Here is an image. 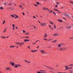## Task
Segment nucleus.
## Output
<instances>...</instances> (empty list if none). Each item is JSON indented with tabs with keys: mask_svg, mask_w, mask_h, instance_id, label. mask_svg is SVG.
<instances>
[{
	"mask_svg": "<svg viewBox=\"0 0 73 73\" xmlns=\"http://www.w3.org/2000/svg\"><path fill=\"white\" fill-rule=\"evenodd\" d=\"M33 17L34 19H36V17H35V16H33Z\"/></svg>",
	"mask_w": 73,
	"mask_h": 73,
	"instance_id": "obj_44",
	"label": "nucleus"
},
{
	"mask_svg": "<svg viewBox=\"0 0 73 73\" xmlns=\"http://www.w3.org/2000/svg\"><path fill=\"white\" fill-rule=\"evenodd\" d=\"M36 3H37V4H40V3H38V2H36Z\"/></svg>",
	"mask_w": 73,
	"mask_h": 73,
	"instance_id": "obj_53",
	"label": "nucleus"
},
{
	"mask_svg": "<svg viewBox=\"0 0 73 73\" xmlns=\"http://www.w3.org/2000/svg\"><path fill=\"white\" fill-rule=\"evenodd\" d=\"M16 44L17 45H20V43L19 42H17L16 43Z\"/></svg>",
	"mask_w": 73,
	"mask_h": 73,
	"instance_id": "obj_13",
	"label": "nucleus"
},
{
	"mask_svg": "<svg viewBox=\"0 0 73 73\" xmlns=\"http://www.w3.org/2000/svg\"><path fill=\"white\" fill-rule=\"evenodd\" d=\"M53 13L54 15H56V14L55 13L53 12Z\"/></svg>",
	"mask_w": 73,
	"mask_h": 73,
	"instance_id": "obj_40",
	"label": "nucleus"
},
{
	"mask_svg": "<svg viewBox=\"0 0 73 73\" xmlns=\"http://www.w3.org/2000/svg\"><path fill=\"white\" fill-rule=\"evenodd\" d=\"M52 42H54V41H52Z\"/></svg>",
	"mask_w": 73,
	"mask_h": 73,
	"instance_id": "obj_64",
	"label": "nucleus"
},
{
	"mask_svg": "<svg viewBox=\"0 0 73 73\" xmlns=\"http://www.w3.org/2000/svg\"><path fill=\"white\" fill-rule=\"evenodd\" d=\"M57 41V40H54V42H56Z\"/></svg>",
	"mask_w": 73,
	"mask_h": 73,
	"instance_id": "obj_42",
	"label": "nucleus"
},
{
	"mask_svg": "<svg viewBox=\"0 0 73 73\" xmlns=\"http://www.w3.org/2000/svg\"><path fill=\"white\" fill-rule=\"evenodd\" d=\"M41 72H45V70H41Z\"/></svg>",
	"mask_w": 73,
	"mask_h": 73,
	"instance_id": "obj_54",
	"label": "nucleus"
},
{
	"mask_svg": "<svg viewBox=\"0 0 73 73\" xmlns=\"http://www.w3.org/2000/svg\"><path fill=\"white\" fill-rule=\"evenodd\" d=\"M63 50H66V48H63Z\"/></svg>",
	"mask_w": 73,
	"mask_h": 73,
	"instance_id": "obj_33",
	"label": "nucleus"
},
{
	"mask_svg": "<svg viewBox=\"0 0 73 73\" xmlns=\"http://www.w3.org/2000/svg\"><path fill=\"white\" fill-rule=\"evenodd\" d=\"M46 67L47 68H48V69H50V70H53L54 69V68L52 67H48V66H46Z\"/></svg>",
	"mask_w": 73,
	"mask_h": 73,
	"instance_id": "obj_2",
	"label": "nucleus"
},
{
	"mask_svg": "<svg viewBox=\"0 0 73 73\" xmlns=\"http://www.w3.org/2000/svg\"><path fill=\"white\" fill-rule=\"evenodd\" d=\"M48 36V35H47V34L46 33H45V36H44V38H46Z\"/></svg>",
	"mask_w": 73,
	"mask_h": 73,
	"instance_id": "obj_7",
	"label": "nucleus"
},
{
	"mask_svg": "<svg viewBox=\"0 0 73 73\" xmlns=\"http://www.w3.org/2000/svg\"><path fill=\"white\" fill-rule=\"evenodd\" d=\"M63 15H64V16H66L67 14H65L64 13H63Z\"/></svg>",
	"mask_w": 73,
	"mask_h": 73,
	"instance_id": "obj_22",
	"label": "nucleus"
},
{
	"mask_svg": "<svg viewBox=\"0 0 73 73\" xmlns=\"http://www.w3.org/2000/svg\"><path fill=\"white\" fill-rule=\"evenodd\" d=\"M23 14L24 16H25V14H24V13H23Z\"/></svg>",
	"mask_w": 73,
	"mask_h": 73,
	"instance_id": "obj_59",
	"label": "nucleus"
},
{
	"mask_svg": "<svg viewBox=\"0 0 73 73\" xmlns=\"http://www.w3.org/2000/svg\"><path fill=\"white\" fill-rule=\"evenodd\" d=\"M66 72H64V73H62V72H58V73H66Z\"/></svg>",
	"mask_w": 73,
	"mask_h": 73,
	"instance_id": "obj_60",
	"label": "nucleus"
},
{
	"mask_svg": "<svg viewBox=\"0 0 73 73\" xmlns=\"http://www.w3.org/2000/svg\"><path fill=\"white\" fill-rule=\"evenodd\" d=\"M56 4H57V5H60L61 4L59 2H56Z\"/></svg>",
	"mask_w": 73,
	"mask_h": 73,
	"instance_id": "obj_12",
	"label": "nucleus"
},
{
	"mask_svg": "<svg viewBox=\"0 0 73 73\" xmlns=\"http://www.w3.org/2000/svg\"><path fill=\"white\" fill-rule=\"evenodd\" d=\"M15 46H13L11 45L10 46V48H14V47H15Z\"/></svg>",
	"mask_w": 73,
	"mask_h": 73,
	"instance_id": "obj_19",
	"label": "nucleus"
},
{
	"mask_svg": "<svg viewBox=\"0 0 73 73\" xmlns=\"http://www.w3.org/2000/svg\"><path fill=\"white\" fill-rule=\"evenodd\" d=\"M68 66H73V64H71L70 65H68Z\"/></svg>",
	"mask_w": 73,
	"mask_h": 73,
	"instance_id": "obj_25",
	"label": "nucleus"
},
{
	"mask_svg": "<svg viewBox=\"0 0 73 73\" xmlns=\"http://www.w3.org/2000/svg\"><path fill=\"white\" fill-rule=\"evenodd\" d=\"M50 11H51L49 12V13H50V12H52V10H50Z\"/></svg>",
	"mask_w": 73,
	"mask_h": 73,
	"instance_id": "obj_48",
	"label": "nucleus"
},
{
	"mask_svg": "<svg viewBox=\"0 0 73 73\" xmlns=\"http://www.w3.org/2000/svg\"><path fill=\"white\" fill-rule=\"evenodd\" d=\"M25 34L26 35H29V33H25Z\"/></svg>",
	"mask_w": 73,
	"mask_h": 73,
	"instance_id": "obj_26",
	"label": "nucleus"
},
{
	"mask_svg": "<svg viewBox=\"0 0 73 73\" xmlns=\"http://www.w3.org/2000/svg\"><path fill=\"white\" fill-rule=\"evenodd\" d=\"M4 5H7V3L5 2H4Z\"/></svg>",
	"mask_w": 73,
	"mask_h": 73,
	"instance_id": "obj_43",
	"label": "nucleus"
},
{
	"mask_svg": "<svg viewBox=\"0 0 73 73\" xmlns=\"http://www.w3.org/2000/svg\"><path fill=\"white\" fill-rule=\"evenodd\" d=\"M10 16H12L13 17H15V16H14V15H11Z\"/></svg>",
	"mask_w": 73,
	"mask_h": 73,
	"instance_id": "obj_41",
	"label": "nucleus"
},
{
	"mask_svg": "<svg viewBox=\"0 0 73 73\" xmlns=\"http://www.w3.org/2000/svg\"><path fill=\"white\" fill-rule=\"evenodd\" d=\"M21 37V38H25V37H21V36H20Z\"/></svg>",
	"mask_w": 73,
	"mask_h": 73,
	"instance_id": "obj_58",
	"label": "nucleus"
},
{
	"mask_svg": "<svg viewBox=\"0 0 73 73\" xmlns=\"http://www.w3.org/2000/svg\"><path fill=\"white\" fill-rule=\"evenodd\" d=\"M70 3H71L72 4H73V2L71 1H70Z\"/></svg>",
	"mask_w": 73,
	"mask_h": 73,
	"instance_id": "obj_36",
	"label": "nucleus"
},
{
	"mask_svg": "<svg viewBox=\"0 0 73 73\" xmlns=\"http://www.w3.org/2000/svg\"><path fill=\"white\" fill-rule=\"evenodd\" d=\"M43 9L44 10H46V9H47V8H45V7H43Z\"/></svg>",
	"mask_w": 73,
	"mask_h": 73,
	"instance_id": "obj_29",
	"label": "nucleus"
},
{
	"mask_svg": "<svg viewBox=\"0 0 73 73\" xmlns=\"http://www.w3.org/2000/svg\"><path fill=\"white\" fill-rule=\"evenodd\" d=\"M37 51V50H31V51L32 52H36Z\"/></svg>",
	"mask_w": 73,
	"mask_h": 73,
	"instance_id": "obj_21",
	"label": "nucleus"
},
{
	"mask_svg": "<svg viewBox=\"0 0 73 73\" xmlns=\"http://www.w3.org/2000/svg\"><path fill=\"white\" fill-rule=\"evenodd\" d=\"M6 70H11V69L9 68H7Z\"/></svg>",
	"mask_w": 73,
	"mask_h": 73,
	"instance_id": "obj_23",
	"label": "nucleus"
},
{
	"mask_svg": "<svg viewBox=\"0 0 73 73\" xmlns=\"http://www.w3.org/2000/svg\"><path fill=\"white\" fill-rule=\"evenodd\" d=\"M51 72H52V73H54V72L53 71H50Z\"/></svg>",
	"mask_w": 73,
	"mask_h": 73,
	"instance_id": "obj_61",
	"label": "nucleus"
},
{
	"mask_svg": "<svg viewBox=\"0 0 73 73\" xmlns=\"http://www.w3.org/2000/svg\"><path fill=\"white\" fill-rule=\"evenodd\" d=\"M73 71L72 70H69V73H73Z\"/></svg>",
	"mask_w": 73,
	"mask_h": 73,
	"instance_id": "obj_15",
	"label": "nucleus"
},
{
	"mask_svg": "<svg viewBox=\"0 0 73 73\" xmlns=\"http://www.w3.org/2000/svg\"><path fill=\"white\" fill-rule=\"evenodd\" d=\"M58 48H60V47H61V44H59L58 45Z\"/></svg>",
	"mask_w": 73,
	"mask_h": 73,
	"instance_id": "obj_11",
	"label": "nucleus"
},
{
	"mask_svg": "<svg viewBox=\"0 0 73 73\" xmlns=\"http://www.w3.org/2000/svg\"><path fill=\"white\" fill-rule=\"evenodd\" d=\"M5 23V21L4 20L3 21V24H4Z\"/></svg>",
	"mask_w": 73,
	"mask_h": 73,
	"instance_id": "obj_27",
	"label": "nucleus"
},
{
	"mask_svg": "<svg viewBox=\"0 0 73 73\" xmlns=\"http://www.w3.org/2000/svg\"><path fill=\"white\" fill-rule=\"evenodd\" d=\"M10 63L11 64V65H12V66H13V65H14V63H13V62H11Z\"/></svg>",
	"mask_w": 73,
	"mask_h": 73,
	"instance_id": "obj_9",
	"label": "nucleus"
},
{
	"mask_svg": "<svg viewBox=\"0 0 73 73\" xmlns=\"http://www.w3.org/2000/svg\"><path fill=\"white\" fill-rule=\"evenodd\" d=\"M54 11H58L55 9H54Z\"/></svg>",
	"mask_w": 73,
	"mask_h": 73,
	"instance_id": "obj_35",
	"label": "nucleus"
},
{
	"mask_svg": "<svg viewBox=\"0 0 73 73\" xmlns=\"http://www.w3.org/2000/svg\"><path fill=\"white\" fill-rule=\"evenodd\" d=\"M15 16H16V17H15V19H17V18H18L19 17L17 15H15Z\"/></svg>",
	"mask_w": 73,
	"mask_h": 73,
	"instance_id": "obj_20",
	"label": "nucleus"
},
{
	"mask_svg": "<svg viewBox=\"0 0 73 73\" xmlns=\"http://www.w3.org/2000/svg\"><path fill=\"white\" fill-rule=\"evenodd\" d=\"M54 28L55 29H56V25H54Z\"/></svg>",
	"mask_w": 73,
	"mask_h": 73,
	"instance_id": "obj_39",
	"label": "nucleus"
},
{
	"mask_svg": "<svg viewBox=\"0 0 73 73\" xmlns=\"http://www.w3.org/2000/svg\"><path fill=\"white\" fill-rule=\"evenodd\" d=\"M34 6H35V7H37L38 6V5H37L35 4L34 5Z\"/></svg>",
	"mask_w": 73,
	"mask_h": 73,
	"instance_id": "obj_30",
	"label": "nucleus"
},
{
	"mask_svg": "<svg viewBox=\"0 0 73 73\" xmlns=\"http://www.w3.org/2000/svg\"><path fill=\"white\" fill-rule=\"evenodd\" d=\"M69 69V68L67 67L65 69V70H68V69Z\"/></svg>",
	"mask_w": 73,
	"mask_h": 73,
	"instance_id": "obj_34",
	"label": "nucleus"
},
{
	"mask_svg": "<svg viewBox=\"0 0 73 73\" xmlns=\"http://www.w3.org/2000/svg\"><path fill=\"white\" fill-rule=\"evenodd\" d=\"M19 6L21 8H22L23 7L21 5H19Z\"/></svg>",
	"mask_w": 73,
	"mask_h": 73,
	"instance_id": "obj_52",
	"label": "nucleus"
},
{
	"mask_svg": "<svg viewBox=\"0 0 73 73\" xmlns=\"http://www.w3.org/2000/svg\"><path fill=\"white\" fill-rule=\"evenodd\" d=\"M70 39H73V37H72V38L70 37Z\"/></svg>",
	"mask_w": 73,
	"mask_h": 73,
	"instance_id": "obj_45",
	"label": "nucleus"
},
{
	"mask_svg": "<svg viewBox=\"0 0 73 73\" xmlns=\"http://www.w3.org/2000/svg\"><path fill=\"white\" fill-rule=\"evenodd\" d=\"M71 27H72V26H70L68 27H66V28L67 29H70V28H71Z\"/></svg>",
	"mask_w": 73,
	"mask_h": 73,
	"instance_id": "obj_14",
	"label": "nucleus"
},
{
	"mask_svg": "<svg viewBox=\"0 0 73 73\" xmlns=\"http://www.w3.org/2000/svg\"><path fill=\"white\" fill-rule=\"evenodd\" d=\"M69 68V69H72V67H69V68Z\"/></svg>",
	"mask_w": 73,
	"mask_h": 73,
	"instance_id": "obj_38",
	"label": "nucleus"
},
{
	"mask_svg": "<svg viewBox=\"0 0 73 73\" xmlns=\"http://www.w3.org/2000/svg\"><path fill=\"white\" fill-rule=\"evenodd\" d=\"M19 66H21V65L20 64H16L14 66V67L15 68H17Z\"/></svg>",
	"mask_w": 73,
	"mask_h": 73,
	"instance_id": "obj_4",
	"label": "nucleus"
},
{
	"mask_svg": "<svg viewBox=\"0 0 73 73\" xmlns=\"http://www.w3.org/2000/svg\"><path fill=\"white\" fill-rule=\"evenodd\" d=\"M30 41V40H29L25 39L24 40V41L25 42H26V41Z\"/></svg>",
	"mask_w": 73,
	"mask_h": 73,
	"instance_id": "obj_6",
	"label": "nucleus"
},
{
	"mask_svg": "<svg viewBox=\"0 0 73 73\" xmlns=\"http://www.w3.org/2000/svg\"><path fill=\"white\" fill-rule=\"evenodd\" d=\"M49 22H50V24H52L53 25V23L52 22H50V21H49Z\"/></svg>",
	"mask_w": 73,
	"mask_h": 73,
	"instance_id": "obj_24",
	"label": "nucleus"
},
{
	"mask_svg": "<svg viewBox=\"0 0 73 73\" xmlns=\"http://www.w3.org/2000/svg\"><path fill=\"white\" fill-rule=\"evenodd\" d=\"M28 48H29V49H30V46H29V47H28Z\"/></svg>",
	"mask_w": 73,
	"mask_h": 73,
	"instance_id": "obj_63",
	"label": "nucleus"
},
{
	"mask_svg": "<svg viewBox=\"0 0 73 73\" xmlns=\"http://www.w3.org/2000/svg\"><path fill=\"white\" fill-rule=\"evenodd\" d=\"M5 32H6V31H5V30H4L3 31V33H5Z\"/></svg>",
	"mask_w": 73,
	"mask_h": 73,
	"instance_id": "obj_51",
	"label": "nucleus"
},
{
	"mask_svg": "<svg viewBox=\"0 0 73 73\" xmlns=\"http://www.w3.org/2000/svg\"><path fill=\"white\" fill-rule=\"evenodd\" d=\"M66 17H69V15H67Z\"/></svg>",
	"mask_w": 73,
	"mask_h": 73,
	"instance_id": "obj_32",
	"label": "nucleus"
},
{
	"mask_svg": "<svg viewBox=\"0 0 73 73\" xmlns=\"http://www.w3.org/2000/svg\"><path fill=\"white\" fill-rule=\"evenodd\" d=\"M0 9H2V10H3V9H3V8L2 7H0Z\"/></svg>",
	"mask_w": 73,
	"mask_h": 73,
	"instance_id": "obj_28",
	"label": "nucleus"
},
{
	"mask_svg": "<svg viewBox=\"0 0 73 73\" xmlns=\"http://www.w3.org/2000/svg\"><path fill=\"white\" fill-rule=\"evenodd\" d=\"M59 50H60L61 51H63L64 50V49L63 48H60V49H59Z\"/></svg>",
	"mask_w": 73,
	"mask_h": 73,
	"instance_id": "obj_8",
	"label": "nucleus"
},
{
	"mask_svg": "<svg viewBox=\"0 0 73 73\" xmlns=\"http://www.w3.org/2000/svg\"><path fill=\"white\" fill-rule=\"evenodd\" d=\"M13 27H15V25H14V24H13Z\"/></svg>",
	"mask_w": 73,
	"mask_h": 73,
	"instance_id": "obj_56",
	"label": "nucleus"
},
{
	"mask_svg": "<svg viewBox=\"0 0 73 73\" xmlns=\"http://www.w3.org/2000/svg\"><path fill=\"white\" fill-rule=\"evenodd\" d=\"M40 52L42 53H44L45 52V51L43 50H40Z\"/></svg>",
	"mask_w": 73,
	"mask_h": 73,
	"instance_id": "obj_5",
	"label": "nucleus"
},
{
	"mask_svg": "<svg viewBox=\"0 0 73 73\" xmlns=\"http://www.w3.org/2000/svg\"><path fill=\"white\" fill-rule=\"evenodd\" d=\"M23 33H25V31L24 30H23Z\"/></svg>",
	"mask_w": 73,
	"mask_h": 73,
	"instance_id": "obj_46",
	"label": "nucleus"
},
{
	"mask_svg": "<svg viewBox=\"0 0 73 73\" xmlns=\"http://www.w3.org/2000/svg\"><path fill=\"white\" fill-rule=\"evenodd\" d=\"M44 40H46V41L47 40V39H44Z\"/></svg>",
	"mask_w": 73,
	"mask_h": 73,
	"instance_id": "obj_62",
	"label": "nucleus"
},
{
	"mask_svg": "<svg viewBox=\"0 0 73 73\" xmlns=\"http://www.w3.org/2000/svg\"><path fill=\"white\" fill-rule=\"evenodd\" d=\"M37 41H40L37 40H36V42H35V43H33V45H35V44H36V42H37Z\"/></svg>",
	"mask_w": 73,
	"mask_h": 73,
	"instance_id": "obj_17",
	"label": "nucleus"
},
{
	"mask_svg": "<svg viewBox=\"0 0 73 73\" xmlns=\"http://www.w3.org/2000/svg\"><path fill=\"white\" fill-rule=\"evenodd\" d=\"M25 62H28V60H25Z\"/></svg>",
	"mask_w": 73,
	"mask_h": 73,
	"instance_id": "obj_47",
	"label": "nucleus"
},
{
	"mask_svg": "<svg viewBox=\"0 0 73 73\" xmlns=\"http://www.w3.org/2000/svg\"><path fill=\"white\" fill-rule=\"evenodd\" d=\"M25 38H26L27 39H29V36H25Z\"/></svg>",
	"mask_w": 73,
	"mask_h": 73,
	"instance_id": "obj_18",
	"label": "nucleus"
},
{
	"mask_svg": "<svg viewBox=\"0 0 73 73\" xmlns=\"http://www.w3.org/2000/svg\"><path fill=\"white\" fill-rule=\"evenodd\" d=\"M39 46H38L36 48V49H37V48H38L39 47Z\"/></svg>",
	"mask_w": 73,
	"mask_h": 73,
	"instance_id": "obj_57",
	"label": "nucleus"
},
{
	"mask_svg": "<svg viewBox=\"0 0 73 73\" xmlns=\"http://www.w3.org/2000/svg\"><path fill=\"white\" fill-rule=\"evenodd\" d=\"M24 42H23L22 43H20V45H24Z\"/></svg>",
	"mask_w": 73,
	"mask_h": 73,
	"instance_id": "obj_16",
	"label": "nucleus"
},
{
	"mask_svg": "<svg viewBox=\"0 0 73 73\" xmlns=\"http://www.w3.org/2000/svg\"><path fill=\"white\" fill-rule=\"evenodd\" d=\"M58 21H60V22H62V20H58Z\"/></svg>",
	"mask_w": 73,
	"mask_h": 73,
	"instance_id": "obj_31",
	"label": "nucleus"
},
{
	"mask_svg": "<svg viewBox=\"0 0 73 73\" xmlns=\"http://www.w3.org/2000/svg\"><path fill=\"white\" fill-rule=\"evenodd\" d=\"M49 27H50L51 28L52 27V26H51V25H49Z\"/></svg>",
	"mask_w": 73,
	"mask_h": 73,
	"instance_id": "obj_50",
	"label": "nucleus"
},
{
	"mask_svg": "<svg viewBox=\"0 0 73 73\" xmlns=\"http://www.w3.org/2000/svg\"><path fill=\"white\" fill-rule=\"evenodd\" d=\"M46 23H40L41 26H46Z\"/></svg>",
	"mask_w": 73,
	"mask_h": 73,
	"instance_id": "obj_1",
	"label": "nucleus"
},
{
	"mask_svg": "<svg viewBox=\"0 0 73 73\" xmlns=\"http://www.w3.org/2000/svg\"><path fill=\"white\" fill-rule=\"evenodd\" d=\"M52 36H59V34H58L57 33H55L54 35H52Z\"/></svg>",
	"mask_w": 73,
	"mask_h": 73,
	"instance_id": "obj_3",
	"label": "nucleus"
},
{
	"mask_svg": "<svg viewBox=\"0 0 73 73\" xmlns=\"http://www.w3.org/2000/svg\"><path fill=\"white\" fill-rule=\"evenodd\" d=\"M51 29H52V30H54V29H53V28L51 27V28H50Z\"/></svg>",
	"mask_w": 73,
	"mask_h": 73,
	"instance_id": "obj_49",
	"label": "nucleus"
},
{
	"mask_svg": "<svg viewBox=\"0 0 73 73\" xmlns=\"http://www.w3.org/2000/svg\"><path fill=\"white\" fill-rule=\"evenodd\" d=\"M37 73H46V72H37Z\"/></svg>",
	"mask_w": 73,
	"mask_h": 73,
	"instance_id": "obj_10",
	"label": "nucleus"
},
{
	"mask_svg": "<svg viewBox=\"0 0 73 73\" xmlns=\"http://www.w3.org/2000/svg\"><path fill=\"white\" fill-rule=\"evenodd\" d=\"M55 7V8H57V7H58V6L57 5H56Z\"/></svg>",
	"mask_w": 73,
	"mask_h": 73,
	"instance_id": "obj_37",
	"label": "nucleus"
},
{
	"mask_svg": "<svg viewBox=\"0 0 73 73\" xmlns=\"http://www.w3.org/2000/svg\"><path fill=\"white\" fill-rule=\"evenodd\" d=\"M6 37H5L4 36H3V38H6Z\"/></svg>",
	"mask_w": 73,
	"mask_h": 73,
	"instance_id": "obj_55",
	"label": "nucleus"
}]
</instances>
